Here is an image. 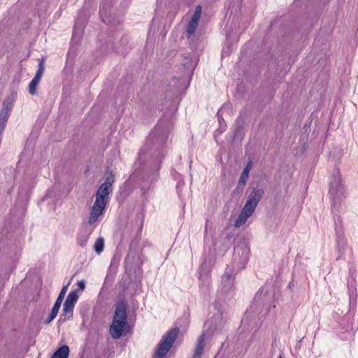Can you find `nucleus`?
Returning <instances> with one entry per match:
<instances>
[{
    "mask_svg": "<svg viewBox=\"0 0 358 358\" xmlns=\"http://www.w3.org/2000/svg\"><path fill=\"white\" fill-rule=\"evenodd\" d=\"M113 192V186L109 182L101 184L96 194V199L92 207L90 215L87 223L93 224L99 217L103 215L106 203L108 201V195Z\"/></svg>",
    "mask_w": 358,
    "mask_h": 358,
    "instance_id": "1",
    "label": "nucleus"
},
{
    "mask_svg": "<svg viewBox=\"0 0 358 358\" xmlns=\"http://www.w3.org/2000/svg\"><path fill=\"white\" fill-rule=\"evenodd\" d=\"M128 327L127 305L123 301L117 302L109 333L114 339L120 338Z\"/></svg>",
    "mask_w": 358,
    "mask_h": 358,
    "instance_id": "2",
    "label": "nucleus"
},
{
    "mask_svg": "<svg viewBox=\"0 0 358 358\" xmlns=\"http://www.w3.org/2000/svg\"><path fill=\"white\" fill-rule=\"evenodd\" d=\"M264 194V190L262 188L254 187L251 190L248 194L245 206L241 209L240 214L234 222V226L236 227H240L246 222L248 218L254 213Z\"/></svg>",
    "mask_w": 358,
    "mask_h": 358,
    "instance_id": "3",
    "label": "nucleus"
},
{
    "mask_svg": "<svg viewBox=\"0 0 358 358\" xmlns=\"http://www.w3.org/2000/svg\"><path fill=\"white\" fill-rule=\"evenodd\" d=\"M168 138L167 129L162 125L158 124L146 140L145 147L148 150H153L155 152H159L157 155H161L163 148L166 143Z\"/></svg>",
    "mask_w": 358,
    "mask_h": 358,
    "instance_id": "4",
    "label": "nucleus"
},
{
    "mask_svg": "<svg viewBox=\"0 0 358 358\" xmlns=\"http://www.w3.org/2000/svg\"><path fill=\"white\" fill-rule=\"evenodd\" d=\"M329 194L331 200L333 213H335L336 211L339 212L342 201L345 198V187L340 176H334L331 180Z\"/></svg>",
    "mask_w": 358,
    "mask_h": 358,
    "instance_id": "5",
    "label": "nucleus"
},
{
    "mask_svg": "<svg viewBox=\"0 0 358 358\" xmlns=\"http://www.w3.org/2000/svg\"><path fill=\"white\" fill-rule=\"evenodd\" d=\"M271 296L264 294V289H259L256 294L254 301L251 304L248 313H253L257 316L264 317L270 311L271 306L268 303Z\"/></svg>",
    "mask_w": 358,
    "mask_h": 358,
    "instance_id": "6",
    "label": "nucleus"
},
{
    "mask_svg": "<svg viewBox=\"0 0 358 358\" xmlns=\"http://www.w3.org/2000/svg\"><path fill=\"white\" fill-rule=\"evenodd\" d=\"M180 329L179 327H175L168 331L162 338L161 341L158 344L157 348L155 352L153 358H164L167 352L169 351L173 344L176 341Z\"/></svg>",
    "mask_w": 358,
    "mask_h": 358,
    "instance_id": "7",
    "label": "nucleus"
},
{
    "mask_svg": "<svg viewBox=\"0 0 358 358\" xmlns=\"http://www.w3.org/2000/svg\"><path fill=\"white\" fill-rule=\"evenodd\" d=\"M250 254L249 247L244 243L234 248L233 255V266L238 271L243 269L248 263Z\"/></svg>",
    "mask_w": 358,
    "mask_h": 358,
    "instance_id": "8",
    "label": "nucleus"
},
{
    "mask_svg": "<svg viewBox=\"0 0 358 358\" xmlns=\"http://www.w3.org/2000/svg\"><path fill=\"white\" fill-rule=\"evenodd\" d=\"M234 275V271L229 266L227 267L224 273L222 276L221 290L223 292L227 293L233 289Z\"/></svg>",
    "mask_w": 358,
    "mask_h": 358,
    "instance_id": "9",
    "label": "nucleus"
},
{
    "mask_svg": "<svg viewBox=\"0 0 358 358\" xmlns=\"http://www.w3.org/2000/svg\"><path fill=\"white\" fill-rule=\"evenodd\" d=\"M45 70L44 61L41 59L38 64V70L29 85V92L31 95L36 94V86L39 83Z\"/></svg>",
    "mask_w": 358,
    "mask_h": 358,
    "instance_id": "10",
    "label": "nucleus"
},
{
    "mask_svg": "<svg viewBox=\"0 0 358 358\" xmlns=\"http://www.w3.org/2000/svg\"><path fill=\"white\" fill-rule=\"evenodd\" d=\"M206 334H201L196 341L192 358H201L205 346Z\"/></svg>",
    "mask_w": 358,
    "mask_h": 358,
    "instance_id": "11",
    "label": "nucleus"
},
{
    "mask_svg": "<svg viewBox=\"0 0 358 358\" xmlns=\"http://www.w3.org/2000/svg\"><path fill=\"white\" fill-rule=\"evenodd\" d=\"M199 280L202 282L203 285H208L210 281V271L207 268L206 263H203L199 269Z\"/></svg>",
    "mask_w": 358,
    "mask_h": 358,
    "instance_id": "12",
    "label": "nucleus"
},
{
    "mask_svg": "<svg viewBox=\"0 0 358 358\" xmlns=\"http://www.w3.org/2000/svg\"><path fill=\"white\" fill-rule=\"evenodd\" d=\"M73 308L74 307L64 303L62 314L60 315L58 322H62V321L71 318L73 316Z\"/></svg>",
    "mask_w": 358,
    "mask_h": 358,
    "instance_id": "13",
    "label": "nucleus"
},
{
    "mask_svg": "<svg viewBox=\"0 0 358 358\" xmlns=\"http://www.w3.org/2000/svg\"><path fill=\"white\" fill-rule=\"evenodd\" d=\"M252 162L251 160H250L247 163L246 166H245L243 171H242V173L241 174V176L238 180L239 182L246 184V182L248 179L249 173H250V170L252 169Z\"/></svg>",
    "mask_w": 358,
    "mask_h": 358,
    "instance_id": "14",
    "label": "nucleus"
},
{
    "mask_svg": "<svg viewBox=\"0 0 358 358\" xmlns=\"http://www.w3.org/2000/svg\"><path fill=\"white\" fill-rule=\"evenodd\" d=\"M69 354V348L67 345H63L58 348L52 355L51 358H68Z\"/></svg>",
    "mask_w": 358,
    "mask_h": 358,
    "instance_id": "15",
    "label": "nucleus"
},
{
    "mask_svg": "<svg viewBox=\"0 0 358 358\" xmlns=\"http://www.w3.org/2000/svg\"><path fill=\"white\" fill-rule=\"evenodd\" d=\"M14 99L15 97L13 94L12 95V96H9L7 99H6L3 102L2 108L1 111L5 113V114H10L13 106Z\"/></svg>",
    "mask_w": 358,
    "mask_h": 358,
    "instance_id": "16",
    "label": "nucleus"
},
{
    "mask_svg": "<svg viewBox=\"0 0 358 358\" xmlns=\"http://www.w3.org/2000/svg\"><path fill=\"white\" fill-rule=\"evenodd\" d=\"M69 285H66L64 286L60 291V293L59 294V296L52 307L53 309H55V310L59 311L61 304L64 300V296L66 293L67 289H68Z\"/></svg>",
    "mask_w": 358,
    "mask_h": 358,
    "instance_id": "17",
    "label": "nucleus"
},
{
    "mask_svg": "<svg viewBox=\"0 0 358 358\" xmlns=\"http://www.w3.org/2000/svg\"><path fill=\"white\" fill-rule=\"evenodd\" d=\"M78 299V295L76 290L71 291L64 301L65 304L74 307Z\"/></svg>",
    "mask_w": 358,
    "mask_h": 358,
    "instance_id": "18",
    "label": "nucleus"
},
{
    "mask_svg": "<svg viewBox=\"0 0 358 358\" xmlns=\"http://www.w3.org/2000/svg\"><path fill=\"white\" fill-rule=\"evenodd\" d=\"M90 234H91V231H81L78 235V238H77L78 243L82 247L85 246L87 243V241L89 239V236H90Z\"/></svg>",
    "mask_w": 358,
    "mask_h": 358,
    "instance_id": "19",
    "label": "nucleus"
},
{
    "mask_svg": "<svg viewBox=\"0 0 358 358\" xmlns=\"http://www.w3.org/2000/svg\"><path fill=\"white\" fill-rule=\"evenodd\" d=\"M199 22L190 20V21L188 22L187 29H186V36L187 38H189L191 36L193 35V34L195 32L197 27H198Z\"/></svg>",
    "mask_w": 358,
    "mask_h": 358,
    "instance_id": "20",
    "label": "nucleus"
},
{
    "mask_svg": "<svg viewBox=\"0 0 358 358\" xmlns=\"http://www.w3.org/2000/svg\"><path fill=\"white\" fill-rule=\"evenodd\" d=\"M217 117L220 123V128L215 131V138L218 135H220L226 129V124L224 122V120L221 115V110L217 111Z\"/></svg>",
    "mask_w": 358,
    "mask_h": 358,
    "instance_id": "21",
    "label": "nucleus"
},
{
    "mask_svg": "<svg viewBox=\"0 0 358 358\" xmlns=\"http://www.w3.org/2000/svg\"><path fill=\"white\" fill-rule=\"evenodd\" d=\"M104 248V240L103 238H99L96 239L94 245V250L97 254H100Z\"/></svg>",
    "mask_w": 358,
    "mask_h": 358,
    "instance_id": "22",
    "label": "nucleus"
},
{
    "mask_svg": "<svg viewBox=\"0 0 358 358\" xmlns=\"http://www.w3.org/2000/svg\"><path fill=\"white\" fill-rule=\"evenodd\" d=\"M201 10H202L201 6L199 5L197 6L191 20L199 22V19L201 17Z\"/></svg>",
    "mask_w": 358,
    "mask_h": 358,
    "instance_id": "23",
    "label": "nucleus"
},
{
    "mask_svg": "<svg viewBox=\"0 0 358 358\" xmlns=\"http://www.w3.org/2000/svg\"><path fill=\"white\" fill-rule=\"evenodd\" d=\"M59 311L55 310V309L52 308L51 312L46 320L44 321V324H50L57 316Z\"/></svg>",
    "mask_w": 358,
    "mask_h": 358,
    "instance_id": "24",
    "label": "nucleus"
},
{
    "mask_svg": "<svg viewBox=\"0 0 358 358\" xmlns=\"http://www.w3.org/2000/svg\"><path fill=\"white\" fill-rule=\"evenodd\" d=\"M105 176L106 178L104 182H109L113 185L114 182V175L113 174V172L111 171L107 170Z\"/></svg>",
    "mask_w": 358,
    "mask_h": 358,
    "instance_id": "25",
    "label": "nucleus"
},
{
    "mask_svg": "<svg viewBox=\"0 0 358 358\" xmlns=\"http://www.w3.org/2000/svg\"><path fill=\"white\" fill-rule=\"evenodd\" d=\"M245 184L238 182L236 187L234 190V194H239L243 192L245 188Z\"/></svg>",
    "mask_w": 358,
    "mask_h": 358,
    "instance_id": "26",
    "label": "nucleus"
},
{
    "mask_svg": "<svg viewBox=\"0 0 358 358\" xmlns=\"http://www.w3.org/2000/svg\"><path fill=\"white\" fill-rule=\"evenodd\" d=\"M10 114L0 111V124L6 125V123L8 119Z\"/></svg>",
    "mask_w": 358,
    "mask_h": 358,
    "instance_id": "27",
    "label": "nucleus"
},
{
    "mask_svg": "<svg viewBox=\"0 0 358 358\" xmlns=\"http://www.w3.org/2000/svg\"><path fill=\"white\" fill-rule=\"evenodd\" d=\"M335 230H336V236L338 238H341L342 236H343V231L341 230V229H339L338 227V224L337 222H336V228H335Z\"/></svg>",
    "mask_w": 358,
    "mask_h": 358,
    "instance_id": "28",
    "label": "nucleus"
},
{
    "mask_svg": "<svg viewBox=\"0 0 358 358\" xmlns=\"http://www.w3.org/2000/svg\"><path fill=\"white\" fill-rule=\"evenodd\" d=\"M78 287L80 290H84L85 288V282L84 280H81L78 282Z\"/></svg>",
    "mask_w": 358,
    "mask_h": 358,
    "instance_id": "29",
    "label": "nucleus"
},
{
    "mask_svg": "<svg viewBox=\"0 0 358 358\" xmlns=\"http://www.w3.org/2000/svg\"><path fill=\"white\" fill-rule=\"evenodd\" d=\"M157 175H153L152 178H151V180H153V179H156Z\"/></svg>",
    "mask_w": 358,
    "mask_h": 358,
    "instance_id": "30",
    "label": "nucleus"
},
{
    "mask_svg": "<svg viewBox=\"0 0 358 358\" xmlns=\"http://www.w3.org/2000/svg\"><path fill=\"white\" fill-rule=\"evenodd\" d=\"M207 224H208V221L206 222V224L205 231H206V230H207Z\"/></svg>",
    "mask_w": 358,
    "mask_h": 358,
    "instance_id": "31",
    "label": "nucleus"
},
{
    "mask_svg": "<svg viewBox=\"0 0 358 358\" xmlns=\"http://www.w3.org/2000/svg\"><path fill=\"white\" fill-rule=\"evenodd\" d=\"M103 10V7L100 8V10L102 11Z\"/></svg>",
    "mask_w": 358,
    "mask_h": 358,
    "instance_id": "32",
    "label": "nucleus"
},
{
    "mask_svg": "<svg viewBox=\"0 0 358 358\" xmlns=\"http://www.w3.org/2000/svg\"><path fill=\"white\" fill-rule=\"evenodd\" d=\"M280 358H281V357H280Z\"/></svg>",
    "mask_w": 358,
    "mask_h": 358,
    "instance_id": "33",
    "label": "nucleus"
}]
</instances>
